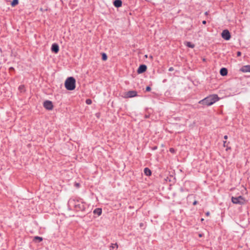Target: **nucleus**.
<instances>
[{
	"label": "nucleus",
	"mask_w": 250,
	"mask_h": 250,
	"mask_svg": "<svg viewBox=\"0 0 250 250\" xmlns=\"http://www.w3.org/2000/svg\"><path fill=\"white\" fill-rule=\"evenodd\" d=\"M219 100L217 95H212L200 101L199 103L207 106H209Z\"/></svg>",
	"instance_id": "f257e3e1"
},
{
	"label": "nucleus",
	"mask_w": 250,
	"mask_h": 250,
	"mask_svg": "<svg viewBox=\"0 0 250 250\" xmlns=\"http://www.w3.org/2000/svg\"><path fill=\"white\" fill-rule=\"evenodd\" d=\"M69 204H72L75 208L76 211H84L86 208V204L79 200H70L69 201Z\"/></svg>",
	"instance_id": "f03ea898"
},
{
	"label": "nucleus",
	"mask_w": 250,
	"mask_h": 250,
	"mask_svg": "<svg viewBox=\"0 0 250 250\" xmlns=\"http://www.w3.org/2000/svg\"><path fill=\"white\" fill-rule=\"evenodd\" d=\"M75 79L72 77H70L65 82V87L68 90H73L75 88Z\"/></svg>",
	"instance_id": "7ed1b4c3"
},
{
	"label": "nucleus",
	"mask_w": 250,
	"mask_h": 250,
	"mask_svg": "<svg viewBox=\"0 0 250 250\" xmlns=\"http://www.w3.org/2000/svg\"><path fill=\"white\" fill-rule=\"evenodd\" d=\"M231 201L233 204L243 205L245 203V200L242 196L234 197H232Z\"/></svg>",
	"instance_id": "20e7f679"
},
{
	"label": "nucleus",
	"mask_w": 250,
	"mask_h": 250,
	"mask_svg": "<svg viewBox=\"0 0 250 250\" xmlns=\"http://www.w3.org/2000/svg\"><path fill=\"white\" fill-rule=\"evenodd\" d=\"M221 36L222 38L226 41H229L231 38L229 30L227 29L224 30L222 31Z\"/></svg>",
	"instance_id": "39448f33"
},
{
	"label": "nucleus",
	"mask_w": 250,
	"mask_h": 250,
	"mask_svg": "<svg viewBox=\"0 0 250 250\" xmlns=\"http://www.w3.org/2000/svg\"><path fill=\"white\" fill-rule=\"evenodd\" d=\"M137 96V92L135 90H130L125 93V97L133 98Z\"/></svg>",
	"instance_id": "423d86ee"
},
{
	"label": "nucleus",
	"mask_w": 250,
	"mask_h": 250,
	"mask_svg": "<svg viewBox=\"0 0 250 250\" xmlns=\"http://www.w3.org/2000/svg\"><path fill=\"white\" fill-rule=\"evenodd\" d=\"M43 106L47 110H52L53 108V105L52 102L46 100L43 103Z\"/></svg>",
	"instance_id": "0eeeda50"
},
{
	"label": "nucleus",
	"mask_w": 250,
	"mask_h": 250,
	"mask_svg": "<svg viewBox=\"0 0 250 250\" xmlns=\"http://www.w3.org/2000/svg\"><path fill=\"white\" fill-rule=\"evenodd\" d=\"M146 69L147 67L146 65L141 64L139 66V68H138L137 73L138 74L143 73L146 71Z\"/></svg>",
	"instance_id": "6e6552de"
},
{
	"label": "nucleus",
	"mask_w": 250,
	"mask_h": 250,
	"mask_svg": "<svg viewBox=\"0 0 250 250\" xmlns=\"http://www.w3.org/2000/svg\"><path fill=\"white\" fill-rule=\"evenodd\" d=\"M51 51L55 53H58L59 51V46L57 43H53L51 46Z\"/></svg>",
	"instance_id": "1a4fd4ad"
},
{
	"label": "nucleus",
	"mask_w": 250,
	"mask_h": 250,
	"mask_svg": "<svg viewBox=\"0 0 250 250\" xmlns=\"http://www.w3.org/2000/svg\"><path fill=\"white\" fill-rule=\"evenodd\" d=\"M240 71L243 72H250V65H247L242 66L240 68Z\"/></svg>",
	"instance_id": "9d476101"
},
{
	"label": "nucleus",
	"mask_w": 250,
	"mask_h": 250,
	"mask_svg": "<svg viewBox=\"0 0 250 250\" xmlns=\"http://www.w3.org/2000/svg\"><path fill=\"white\" fill-rule=\"evenodd\" d=\"M113 4L115 7L119 8L122 6V1L121 0H115L113 2Z\"/></svg>",
	"instance_id": "9b49d317"
},
{
	"label": "nucleus",
	"mask_w": 250,
	"mask_h": 250,
	"mask_svg": "<svg viewBox=\"0 0 250 250\" xmlns=\"http://www.w3.org/2000/svg\"><path fill=\"white\" fill-rule=\"evenodd\" d=\"M220 73L222 76H226L228 74V70L226 68H222L220 70Z\"/></svg>",
	"instance_id": "f8f14e48"
},
{
	"label": "nucleus",
	"mask_w": 250,
	"mask_h": 250,
	"mask_svg": "<svg viewBox=\"0 0 250 250\" xmlns=\"http://www.w3.org/2000/svg\"><path fill=\"white\" fill-rule=\"evenodd\" d=\"M102 212V210L101 208H96L93 211V213L95 214H97L98 216L101 215Z\"/></svg>",
	"instance_id": "ddd939ff"
},
{
	"label": "nucleus",
	"mask_w": 250,
	"mask_h": 250,
	"mask_svg": "<svg viewBox=\"0 0 250 250\" xmlns=\"http://www.w3.org/2000/svg\"><path fill=\"white\" fill-rule=\"evenodd\" d=\"M144 173L147 176H150L151 174V170L147 167L145 168Z\"/></svg>",
	"instance_id": "4468645a"
},
{
	"label": "nucleus",
	"mask_w": 250,
	"mask_h": 250,
	"mask_svg": "<svg viewBox=\"0 0 250 250\" xmlns=\"http://www.w3.org/2000/svg\"><path fill=\"white\" fill-rule=\"evenodd\" d=\"M118 248L117 243L112 244L110 246V250H116Z\"/></svg>",
	"instance_id": "2eb2a0df"
},
{
	"label": "nucleus",
	"mask_w": 250,
	"mask_h": 250,
	"mask_svg": "<svg viewBox=\"0 0 250 250\" xmlns=\"http://www.w3.org/2000/svg\"><path fill=\"white\" fill-rule=\"evenodd\" d=\"M185 44L189 47V48H193L195 46V45L193 43H192L191 42H185Z\"/></svg>",
	"instance_id": "dca6fc26"
},
{
	"label": "nucleus",
	"mask_w": 250,
	"mask_h": 250,
	"mask_svg": "<svg viewBox=\"0 0 250 250\" xmlns=\"http://www.w3.org/2000/svg\"><path fill=\"white\" fill-rule=\"evenodd\" d=\"M33 240L36 242H40L42 240V238L40 236H35Z\"/></svg>",
	"instance_id": "f3484780"
},
{
	"label": "nucleus",
	"mask_w": 250,
	"mask_h": 250,
	"mask_svg": "<svg viewBox=\"0 0 250 250\" xmlns=\"http://www.w3.org/2000/svg\"><path fill=\"white\" fill-rule=\"evenodd\" d=\"M19 3L18 0H13L12 2L11 3V5L12 6H15V5H17Z\"/></svg>",
	"instance_id": "a211bd4d"
},
{
	"label": "nucleus",
	"mask_w": 250,
	"mask_h": 250,
	"mask_svg": "<svg viewBox=\"0 0 250 250\" xmlns=\"http://www.w3.org/2000/svg\"><path fill=\"white\" fill-rule=\"evenodd\" d=\"M107 59V55L105 53H103L102 54V59L104 61H106Z\"/></svg>",
	"instance_id": "6ab92c4d"
},
{
	"label": "nucleus",
	"mask_w": 250,
	"mask_h": 250,
	"mask_svg": "<svg viewBox=\"0 0 250 250\" xmlns=\"http://www.w3.org/2000/svg\"><path fill=\"white\" fill-rule=\"evenodd\" d=\"M85 102L87 104H90L92 103V101L90 99H88L86 100Z\"/></svg>",
	"instance_id": "aec40b11"
},
{
	"label": "nucleus",
	"mask_w": 250,
	"mask_h": 250,
	"mask_svg": "<svg viewBox=\"0 0 250 250\" xmlns=\"http://www.w3.org/2000/svg\"><path fill=\"white\" fill-rule=\"evenodd\" d=\"M146 91H150L151 90V87L149 86H147L146 87Z\"/></svg>",
	"instance_id": "412c9836"
},
{
	"label": "nucleus",
	"mask_w": 250,
	"mask_h": 250,
	"mask_svg": "<svg viewBox=\"0 0 250 250\" xmlns=\"http://www.w3.org/2000/svg\"><path fill=\"white\" fill-rule=\"evenodd\" d=\"M169 151L171 153H174L175 152V149L173 148H170L169 149Z\"/></svg>",
	"instance_id": "4be33fe9"
},
{
	"label": "nucleus",
	"mask_w": 250,
	"mask_h": 250,
	"mask_svg": "<svg viewBox=\"0 0 250 250\" xmlns=\"http://www.w3.org/2000/svg\"><path fill=\"white\" fill-rule=\"evenodd\" d=\"M241 55V52L240 51H238L237 52V56H240Z\"/></svg>",
	"instance_id": "5701e85b"
},
{
	"label": "nucleus",
	"mask_w": 250,
	"mask_h": 250,
	"mask_svg": "<svg viewBox=\"0 0 250 250\" xmlns=\"http://www.w3.org/2000/svg\"><path fill=\"white\" fill-rule=\"evenodd\" d=\"M174 70V68L172 67H170L168 69L169 71H172Z\"/></svg>",
	"instance_id": "b1692460"
},
{
	"label": "nucleus",
	"mask_w": 250,
	"mask_h": 250,
	"mask_svg": "<svg viewBox=\"0 0 250 250\" xmlns=\"http://www.w3.org/2000/svg\"><path fill=\"white\" fill-rule=\"evenodd\" d=\"M23 88V86H22V85H21V86H19V89H20V90H21Z\"/></svg>",
	"instance_id": "393cba45"
},
{
	"label": "nucleus",
	"mask_w": 250,
	"mask_h": 250,
	"mask_svg": "<svg viewBox=\"0 0 250 250\" xmlns=\"http://www.w3.org/2000/svg\"><path fill=\"white\" fill-rule=\"evenodd\" d=\"M197 204V201H195L193 203V205H195Z\"/></svg>",
	"instance_id": "a878e982"
},
{
	"label": "nucleus",
	"mask_w": 250,
	"mask_h": 250,
	"mask_svg": "<svg viewBox=\"0 0 250 250\" xmlns=\"http://www.w3.org/2000/svg\"><path fill=\"white\" fill-rule=\"evenodd\" d=\"M224 138L225 140H227V139H228V136H227V135H225V136H224Z\"/></svg>",
	"instance_id": "bb28decb"
},
{
	"label": "nucleus",
	"mask_w": 250,
	"mask_h": 250,
	"mask_svg": "<svg viewBox=\"0 0 250 250\" xmlns=\"http://www.w3.org/2000/svg\"><path fill=\"white\" fill-rule=\"evenodd\" d=\"M202 23H203V24H205L206 23V21H202Z\"/></svg>",
	"instance_id": "cd10ccee"
},
{
	"label": "nucleus",
	"mask_w": 250,
	"mask_h": 250,
	"mask_svg": "<svg viewBox=\"0 0 250 250\" xmlns=\"http://www.w3.org/2000/svg\"><path fill=\"white\" fill-rule=\"evenodd\" d=\"M148 117H149V115H145V118H148Z\"/></svg>",
	"instance_id": "c85d7f7f"
},
{
	"label": "nucleus",
	"mask_w": 250,
	"mask_h": 250,
	"mask_svg": "<svg viewBox=\"0 0 250 250\" xmlns=\"http://www.w3.org/2000/svg\"><path fill=\"white\" fill-rule=\"evenodd\" d=\"M157 146H154V147L153 148V150H155V149H157Z\"/></svg>",
	"instance_id": "c756f323"
},
{
	"label": "nucleus",
	"mask_w": 250,
	"mask_h": 250,
	"mask_svg": "<svg viewBox=\"0 0 250 250\" xmlns=\"http://www.w3.org/2000/svg\"><path fill=\"white\" fill-rule=\"evenodd\" d=\"M206 215H207V216H208V215H209V212H207L206 213Z\"/></svg>",
	"instance_id": "7c9ffc66"
},
{
	"label": "nucleus",
	"mask_w": 250,
	"mask_h": 250,
	"mask_svg": "<svg viewBox=\"0 0 250 250\" xmlns=\"http://www.w3.org/2000/svg\"><path fill=\"white\" fill-rule=\"evenodd\" d=\"M143 226V223H140V227H142Z\"/></svg>",
	"instance_id": "2f4dec72"
},
{
	"label": "nucleus",
	"mask_w": 250,
	"mask_h": 250,
	"mask_svg": "<svg viewBox=\"0 0 250 250\" xmlns=\"http://www.w3.org/2000/svg\"><path fill=\"white\" fill-rule=\"evenodd\" d=\"M10 70H14V68L11 67L10 68Z\"/></svg>",
	"instance_id": "473e14b6"
},
{
	"label": "nucleus",
	"mask_w": 250,
	"mask_h": 250,
	"mask_svg": "<svg viewBox=\"0 0 250 250\" xmlns=\"http://www.w3.org/2000/svg\"><path fill=\"white\" fill-rule=\"evenodd\" d=\"M76 185L77 186H79V184L78 183H77Z\"/></svg>",
	"instance_id": "72a5a7b5"
},
{
	"label": "nucleus",
	"mask_w": 250,
	"mask_h": 250,
	"mask_svg": "<svg viewBox=\"0 0 250 250\" xmlns=\"http://www.w3.org/2000/svg\"><path fill=\"white\" fill-rule=\"evenodd\" d=\"M226 143V141H224V145H225V143Z\"/></svg>",
	"instance_id": "f704fd0d"
},
{
	"label": "nucleus",
	"mask_w": 250,
	"mask_h": 250,
	"mask_svg": "<svg viewBox=\"0 0 250 250\" xmlns=\"http://www.w3.org/2000/svg\"><path fill=\"white\" fill-rule=\"evenodd\" d=\"M205 14H206V15H208V12H206L205 13Z\"/></svg>",
	"instance_id": "c9c22d12"
},
{
	"label": "nucleus",
	"mask_w": 250,
	"mask_h": 250,
	"mask_svg": "<svg viewBox=\"0 0 250 250\" xmlns=\"http://www.w3.org/2000/svg\"><path fill=\"white\" fill-rule=\"evenodd\" d=\"M199 236H200V237H201V236H202V235H201V234H199Z\"/></svg>",
	"instance_id": "e433bc0d"
}]
</instances>
